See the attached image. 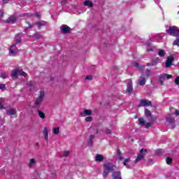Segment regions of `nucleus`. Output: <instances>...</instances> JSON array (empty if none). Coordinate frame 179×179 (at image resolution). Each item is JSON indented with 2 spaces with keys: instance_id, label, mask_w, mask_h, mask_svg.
<instances>
[{
  "instance_id": "f257e3e1",
  "label": "nucleus",
  "mask_w": 179,
  "mask_h": 179,
  "mask_svg": "<svg viewBox=\"0 0 179 179\" xmlns=\"http://www.w3.org/2000/svg\"><path fill=\"white\" fill-rule=\"evenodd\" d=\"M149 75H150V70L149 69H147L145 73H142L138 80L140 86H143L146 84V79L149 78Z\"/></svg>"
},
{
  "instance_id": "f03ea898",
  "label": "nucleus",
  "mask_w": 179,
  "mask_h": 179,
  "mask_svg": "<svg viewBox=\"0 0 179 179\" xmlns=\"http://www.w3.org/2000/svg\"><path fill=\"white\" fill-rule=\"evenodd\" d=\"M19 75H21V76H24V78H27V73H26L22 69L18 68L13 70L11 71V78L12 79H16Z\"/></svg>"
},
{
  "instance_id": "7ed1b4c3",
  "label": "nucleus",
  "mask_w": 179,
  "mask_h": 179,
  "mask_svg": "<svg viewBox=\"0 0 179 179\" xmlns=\"http://www.w3.org/2000/svg\"><path fill=\"white\" fill-rule=\"evenodd\" d=\"M166 31L169 36L173 37H179V28L176 26H171L166 29Z\"/></svg>"
},
{
  "instance_id": "20e7f679",
  "label": "nucleus",
  "mask_w": 179,
  "mask_h": 179,
  "mask_svg": "<svg viewBox=\"0 0 179 179\" xmlns=\"http://www.w3.org/2000/svg\"><path fill=\"white\" fill-rule=\"evenodd\" d=\"M103 166L105 167V169L103 173V177H107L110 171H114V170H115L116 169L115 166L113 165V164H106Z\"/></svg>"
},
{
  "instance_id": "39448f33",
  "label": "nucleus",
  "mask_w": 179,
  "mask_h": 179,
  "mask_svg": "<svg viewBox=\"0 0 179 179\" xmlns=\"http://www.w3.org/2000/svg\"><path fill=\"white\" fill-rule=\"evenodd\" d=\"M146 153H148V150L143 148L141 149L140 150V154L138 155L137 158L134 161V163H137L138 162H141V160H143V157L146 156Z\"/></svg>"
},
{
  "instance_id": "423d86ee",
  "label": "nucleus",
  "mask_w": 179,
  "mask_h": 179,
  "mask_svg": "<svg viewBox=\"0 0 179 179\" xmlns=\"http://www.w3.org/2000/svg\"><path fill=\"white\" fill-rule=\"evenodd\" d=\"M166 124L171 129L176 128V120L173 117H166Z\"/></svg>"
},
{
  "instance_id": "0eeeda50",
  "label": "nucleus",
  "mask_w": 179,
  "mask_h": 179,
  "mask_svg": "<svg viewBox=\"0 0 179 179\" xmlns=\"http://www.w3.org/2000/svg\"><path fill=\"white\" fill-rule=\"evenodd\" d=\"M44 96H45L44 91H41L39 96L36 99V101H35L36 106H40V104L43 103V100L44 99Z\"/></svg>"
},
{
  "instance_id": "6e6552de",
  "label": "nucleus",
  "mask_w": 179,
  "mask_h": 179,
  "mask_svg": "<svg viewBox=\"0 0 179 179\" xmlns=\"http://www.w3.org/2000/svg\"><path fill=\"white\" fill-rule=\"evenodd\" d=\"M148 106H152V102L148 99H141L138 107H146Z\"/></svg>"
},
{
  "instance_id": "1a4fd4ad",
  "label": "nucleus",
  "mask_w": 179,
  "mask_h": 179,
  "mask_svg": "<svg viewBox=\"0 0 179 179\" xmlns=\"http://www.w3.org/2000/svg\"><path fill=\"white\" fill-rule=\"evenodd\" d=\"M173 62H174V57L173 56H169L165 63L166 68H170L173 65Z\"/></svg>"
},
{
  "instance_id": "9d476101",
  "label": "nucleus",
  "mask_w": 179,
  "mask_h": 179,
  "mask_svg": "<svg viewBox=\"0 0 179 179\" xmlns=\"http://www.w3.org/2000/svg\"><path fill=\"white\" fill-rule=\"evenodd\" d=\"M10 55H15L17 52V47H16V45L13 44L10 46L9 49Z\"/></svg>"
},
{
  "instance_id": "9b49d317",
  "label": "nucleus",
  "mask_w": 179,
  "mask_h": 179,
  "mask_svg": "<svg viewBox=\"0 0 179 179\" xmlns=\"http://www.w3.org/2000/svg\"><path fill=\"white\" fill-rule=\"evenodd\" d=\"M138 122L141 124V125H145L146 128H150V127H152V123L145 122V120L143 117H140L138 119Z\"/></svg>"
},
{
  "instance_id": "f8f14e48",
  "label": "nucleus",
  "mask_w": 179,
  "mask_h": 179,
  "mask_svg": "<svg viewBox=\"0 0 179 179\" xmlns=\"http://www.w3.org/2000/svg\"><path fill=\"white\" fill-rule=\"evenodd\" d=\"M160 62V58L156 57L155 59H152V61L150 63H148L147 64V66H155V65H157L159 62Z\"/></svg>"
},
{
  "instance_id": "ddd939ff",
  "label": "nucleus",
  "mask_w": 179,
  "mask_h": 179,
  "mask_svg": "<svg viewBox=\"0 0 179 179\" xmlns=\"http://www.w3.org/2000/svg\"><path fill=\"white\" fill-rule=\"evenodd\" d=\"M134 88H132V80H129L127 83V92L130 94L131 92H133Z\"/></svg>"
},
{
  "instance_id": "4468645a",
  "label": "nucleus",
  "mask_w": 179,
  "mask_h": 179,
  "mask_svg": "<svg viewBox=\"0 0 179 179\" xmlns=\"http://www.w3.org/2000/svg\"><path fill=\"white\" fill-rule=\"evenodd\" d=\"M61 31L63 32L64 34H66V33H69V30L71 28L68 27L67 25H62L61 27Z\"/></svg>"
},
{
  "instance_id": "2eb2a0df",
  "label": "nucleus",
  "mask_w": 179,
  "mask_h": 179,
  "mask_svg": "<svg viewBox=\"0 0 179 179\" xmlns=\"http://www.w3.org/2000/svg\"><path fill=\"white\" fill-rule=\"evenodd\" d=\"M43 136L45 141H46V142H48V127H43Z\"/></svg>"
},
{
  "instance_id": "dca6fc26",
  "label": "nucleus",
  "mask_w": 179,
  "mask_h": 179,
  "mask_svg": "<svg viewBox=\"0 0 179 179\" xmlns=\"http://www.w3.org/2000/svg\"><path fill=\"white\" fill-rule=\"evenodd\" d=\"M17 18L16 16L15 15H12L10 16L7 20H6V23H10V24H13L16 22Z\"/></svg>"
},
{
  "instance_id": "f3484780",
  "label": "nucleus",
  "mask_w": 179,
  "mask_h": 179,
  "mask_svg": "<svg viewBox=\"0 0 179 179\" xmlns=\"http://www.w3.org/2000/svg\"><path fill=\"white\" fill-rule=\"evenodd\" d=\"M36 163H37V160L34 158H32V159H29L28 166L30 168L34 167V166H36Z\"/></svg>"
},
{
  "instance_id": "a211bd4d",
  "label": "nucleus",
  "mask_w": 179,
  "mask_h": 179,
  "mask_svg": "<svg viewBox=\"0 0 179 179\" xmlns=\"http://www.w3.org/2000/svg\"><path fill=\"white\" fill-rule=\"evenodd\" d=\"M104 157L102 155L98 154L95 157V162H103Z\"/></svg>"
},
{
  "instance_id": "6ab92c4d",
  "label": "nucleus",
  "mask_w": 179,
  "mask_h": 179,
  "mask_svg": "<svg viewBox=\"0 0 179 179\" xmlns=\"http://www.w3.org/2000/svg\"><path fill=\"white\" fill-rule=\"evenodd\" d=\"M86 115H92V110H91L85 109L84 110V113H81V117H85Z\"/></svg>"
},
{
  "instance_id": "aec40b11",
  "label": "nucleus",
  "mask_w": 179,
  "mask_h": 179,
  "mask_svg": "<svg viewBox=\"0 0 179 179\" xmlns=\"http://www.w3.org/2000/svg\"><path fill=\"white\" fill-rule=\"evenodd\" d=\"M157 55H159V57H164V55H166V52H164V50H163V49H158Z\"/></svg>"
},
{
  "instance_id": "412c9836",
  "label": "nucleus",
  "mask_w": 179,
  "mask_h": 179,
  "mask_svg": "<svg viewBox=\"0 0 179 179\" xmlns=\"http://www.w3.org/2000/svg\"><path fill=\"white\" fill-rule=\"evenodd\" d=\"M7 114H8V115H14V117H17L16 110L15 109L11 108V109L7 110Z\"/></svg>"
},
{
  "instance_id": "4be33fe9",
  "label": "nucleus",
  "mask_w": 179,
  "mask_h": 179,
  "mask_svg": "<svg viewBox=\"0 0 179 179\" xmlns=\"http://www.w3.org/2000/svg\"><path fill=\"white\" fill-rule=\"evenodd\" d=\"M171 78H173V76L172 75H170V74H164L162 76H161V80L162 79H171Z\"/></svg>"
},
{
  "instance_id": "5701e85b",
  "label": "nucleus",
  "mask_w": 179,
  "mask_h": 179,
  "mask_svg": "<svg viewBox=\"0 0 179 179\" xmlns=\"http://www.w3.org/2000/svg\"><path fill=\"white\" fill-rule=\"evenodd\" d=\"M52 134H54L55 135H58V134H59V127H53Z\"/></svg>"
},
{
  "instance_id": "b1692460",
  "label": "nucleus",
  "mask_w": 179,
  "mask_h": 179,
  "mask_svg": "<svg viewBox=\"0 0 179 179\" xmlns=\"http://www.w3.org/2000/svg\"><path fill=\"white\" fill-rule=\"evenodd\" d=\"M84 5L85 6H88V8H92V6H93V3L90 0H87L84 2Z\"/></svg>"
},
{
  "instance_id": "393cba45",
  "label": "nucleus",
  "mask_w": 179,
  "mask_h": 179,
  "mask_svg": "<svg viewBox=\"0 0 179 179\" xmlns=\"http://www.w3.org/2000/svg\"><path fill=\"white\" fill-rule=\"evenodd\" d=\"M38 27H41V26H45V22L44 21H39L36 23Z\"/></svg>"
},
{
  "instance_id": "a878e982",
  "label": "nucleus",
  "mask_w": 179,
  "mask_h": 179,
  "mask_svg": "<svg viewBox=\"0 0 179 179\" xmlns=\"http://www.w3.org/2000/svg\"><path fill=\"white\" fill-rule=\"evenodd\" d=\"M133 65L136 67V68H139L140 69H145V66H139L138 63H133Z\"/></svg>"
},
{
  "instance_id": "bb28decb",
  "label": "nucleus",
  "mask_w": 179,
  "mask_h": 179,
  "mask_svg": "<svg viewBox=\"0 0 179 179\" xmlns=\"http://www.w3.org/2000/svg\"><path fill=\"white\" fill-rule=\"evenodd\" d=\"M38 113L40 118H42V119L45 118V114H44L42 111L38 110Z\"/></svg>"
},
{
  "instance_id": "cd10ccee",
  "label": "nucleus",
  "mask_w": 179,
  "mask_h": 179,
  "mask_svg": "<svg viewBox=\"0 0 179 179\" xmlns=\"http://www.w3.org/2000/svg\"><path fill=\"white\" fill-rule=\"evenodd\" d=\"M3 101H5V100L3 98H0V110H3V108H5L2 104Z\"/></svg>"
},
{
  "instance_id": "c85d7f7f",
  "label": "nucleus",
  "mask_w": 179,
  "mask_h": 179,
  "mask_svg": "<svg viewBox=\"0 0 179 179\" xmlns=\"http://www.w3.org/2000/svg\"><path fill=\"white\" fill-rule=\"evenodd\" d=\"M145 115H146V117H150V115H152V113H150V110L145 109Z\"/></svg>"
},
{
  "instance_id": "c756f323",
  "label": "nucleus",
  "mask_w": 179,
  "mask_h": 179,
  "mask_svg": "<svg viewBox=\"0 0 179 179\" xmlns=\"http://www.w3.org/2000/svg\"><path fill=\"white\" fill-rule=\"evenodd\" d=\"M34 38H36L37 40H38V38H41V34H40L39 33H36L34 35Z\"/></svg>"
},
{
  "instance_id": "7c9ffc66",
  "label": "nucleus",
  "mask_w": 179,
  "mask_h": 179,
  "mask_svg": "<svg viewBox=\"0 0 179 179\" xmlns=\"http://www.w3.org/2000/svg\"><path fill=\"white\" fill-rule=\"evenodd\" d=\"M0 78H2V79H6V78H8V75L6 74V73H0Z\"/></svg>"
},
{
  "instance_id": "2f4dec72",
  "label": "nucleus",
  "mask_w": 179,
  "mask_h": 179,
  "mask_svg": "<svg viewBox=\"0 0 179 179\" xmlns=\"http://www.w3.org/2000/svg\"><path fill=\"white\" fill-rule=\"evenodd\" d=\"M92 120H93V117L92 116H88L85 118L86 122H91Z\"/></svg>"
},
{
  "instance_id": "473e14b6",
  "label": "nucleus",
  "mask_w": 179,
  "mask_h": 179,
  "mask_svg": "<svg viewBox=\"0 0 179 179\" xmlns=\"http://www.w3.org/2000/svg\"><path fill=\"white\" fill-rule=\"evenodd\" d=\"M129 162H131V159H129V158H127L126 159H124V162L123 163L124 166H127V164H128V163H129Z\"/></svg>"
},
{
  "instance_id": "72a5a7b5",
  "label": "nucleus",
  "mask_w": 179,
  "mask_h": 179,
  "mask_svg": "<svg viewBox=\"0 0 179 179\" xmlns=\"http://www.w3.org/2000/svg\"><path fill=\"white\" fill-rule=\"evenodd\" d=\"M69 150H66V151H64V154H63V157H66L68 156H69Z\"/></svg>"
},
{
  "instance_id": "f704fd0d",
  "label": "nucleus",
  "mask_w": 179,
  "mask_h": 179,
  "mask_svg": "<svg viewBox=\"0 0 179 179\" xmlns=\"http://www.w3.org/2000/svg\"><path fill=\"white\" fill-rule=\"evenodd\" d=\"M166 162L168 164H171L173 159H171V158H170V157H167L166 159Z\"/></svg>"
},
{
  "instance_id": "c9c22d12",
  "label": "nucleus",
  "mask_w": 179,
  "mask_h": 179,
  "mask_svg": "<svg viewBox=\"0 0 179 179\" xmlns=\"http://www.w3.org/2000/svg\"><path fill=\"white\" fill-rule=\"evenodd\" d=\"M93 139H94V135H91L90 136V138H89V143L90 144H92V142H93Z\"/></svg>"
},
{
  "instance_id": "e433bc0d",
  "label": "nucleus",
  "mask_w": 179,
  "mask_h": 179,
  "mask_svg": "<svg viewBox=\"0 0 179 179\" xmlns=\"http://www.w3.org/2000/svg\"><path fill=\"white\" fill-rule=\"evenodd\" d=\"M173 45H178L179 47V38H177L173 43Z\"/></svg>"
},
{
  "instance_id": "4c0bfd02",
  "label": "nucleus",
  "mask_w": 179,
  "mask_h": 179,
  "mask_svg": "<svg viewBox=\"0 0 179 179\" xmlns=\"http://www.w3.org/2000/svg\"><path fill=\"white\" fill-rule=\"evenodd\" d=\"M27 85L29 86V87H31L34 86V83L33 81H29L27 83Z\"/></svg>"
},
{
  "instance_id": "58836bf2",
  "label": "nucleus",
  "mask_w": 179,
  "mask_h": 179,
  "mask_svg": "<svg viewBox=\"0 0 179 179\" xmlns=\"http://www.w3.org/2000/svg\"><path fill=\"white\" fill-rule=\"evenodd\" d=\"M117 154L119 155V159L122 160V156H121V151L120 150H117Z\"/></svg>"
},
{
  "instance_id": "ea45409f",
  "label": "nucleus",
  "mask_w": 179,
  "mask_h": 179,
  "mask_svg": "<svg viewBox=\"0 0 179 179\" xmlns=\"http://www.w3.org/2000/svg\"><path fill=\"white\" fill-rule=\"evenodd\" d=\"M5 84H0V90H5Z\"/></svg>"
},
{
  "instance_id": "a19ab883",
  "label": "nucleus",
  "mask_w": 179,
  "mask_h": 179,
  "mask_svg": "<svg viewBox=\"0 0 179 179\" xmlns=\"http://www.w3.org/2000/svg\"><path fill=\"white\" fill-rule=\"evenodd\" d=\"M85 79L87 80H92V79H93V77H92V76H87Z\"/></svg>"
},
{
  "instance_id": "79ce46f5",
  "label": "nucleus",
  "mask_w": 179,
  "mask_h": 179,
  "mask_svg": "<svg viewBox=\"0 0 179 179\" xmlns=\"http://www.w3.org/2000/svg\"><path fill=\"white\" fill-rule=\"evenodd\" d=\"M175 83L176 85H179V76L176 77L175 79Z\"/></svg>"
},
{
  "instance_id": "37998d69",
  "label": "nucleus",
  "mask_w": 179,
  "mask_h": 179,
  "mask_svg": "<svg viewBox=\"0 0 179 179\" xmlns=\"http://www.w3.org/2000/svg\"><path fill=\"white\" fill-rule=\"evenodd\" d=\"M162 76L159 77V82L161 83V85H163V82H164V80H166V78H162Z\"/></svg>"
},
{
  "instance_id": "c03bdc74",
  "label": "nucleus",
  "mask_w": 179,
  "mask_h": 179,
  "mask_svg": "<svg viewBox=\"0 0 179 179\" xmlns=\"http://www.w3.org/2000/svg\"><path fill=\"white\" fill-rule=\"evenodd\" d=\"M24 16H27L28 17H30L33 16V14L29 13L24 14Z\"/></svg>"
},
{
  "instance_id": "a18cd8bd",
  "label": "nucleus",
  "mask_w": 179,
  "mask_h": 179,
  "mask_svg": "<svg viewBox=\"0 0 179 179\" xmlns=\"http://www.w3.org/2000/svg\"><path fill=\"white\" fill-rule=\"evenodd\" d=\"M156 153L157 155H162V150H157Z\"/></svg>"
},
{
  "instance_id": "49530a36",
  "label": "nucleus",
  "mask_w": 179,
  "mask_h": 179,
  "mask_svg": "<svg viewBox=\"0 0 179 179\" xmlns=\"http://www.w3.org/2000/svg\"><path fill=\"white\" fill-rule=\"evenodd\" d=\"M106 134H111V130H110V129H107V130L106 131Z\"/></svg>"
},
{
  "instance_id": "de8ad7c7",
  "label": "nucleus",
  "mask_w": 179,
  "mask_h": 179,
  "mask_svg": "<svg viewBox=\"0 0 179 179\" xmlns=\"http://www.w3.org/2000/svg\"><path fill=\"white\" fill-rule=\"evenodd\" d=\"M35 16H36V17H40V13H36L35 14Z\"/></svg>"
},
{
  "instance_id": "09e8293b",
  "label": "nucleus",
  "mask_w": 179,
  "mask_h": 179,
  "mask_svg": "<svg viewBox=\"0 0 179 179\" xmlns=\"http://www.w3.org/2000/svg\"><path fill=\"white\" fill-rule=\"evenodd\" d=\"M15 41L17 43H20V39H18L17 38H15Z\"/></svg>"
},
{
  "instance_id": "8fccbe9b",
  "label": "nucleus",
  "mask_w": 179,
  "mask_h": 179,
  "mask_svg": "<svg viewBox=\"0 0 179 179\" xmlns=\"http://www.w3.org/2000/svg\"><path fill=\"white\" fill-rule=\"evenodd\" d=\"M27 24H28V27H27V29H31V24L29 23V22H27Z\"/></svg>"
},
{
  "instance_id": "3c124183",
  "label": "nucleus",
  "mask_w": 179,
  "mask_h": 179,
  "mask_svg": "<svg viewBox=\"0 0 179 179\" xmlns=\"http://www.w3.org/2000/svg\"><path fill=\"white\" fill-rule=\"evenodd\" d=\"M3 16V11L0 12V17H2Z\"/></svg>"
},
{
  "instance_id": "603ef678",
  "label": "nucleus",
  "mask_w": 179,
  "mask_h": 179,
  "mask_svg": "<svg viewBox=\"0 0 179 179\" xmlns=\"http://www.w3.org/2000/svg\"><path fill=\"white\" fill-rule=\"evenodd\" d=\"M147 51H148V52H150V51H153V48H148V49H147Z\"/></svg>"
},
{
  "instance_id": "864d4df0",
  "label": "nucleus",
  "mask_w": 179,
  "mask_h": 179,
  "mask_svg": "<svg viewBox=\"0 0 179 179\" xmlns=\"http://www.w3.org/2000/svg\"><path fill=\"white\" fill-rule=\"evenodd\" d=\"M4 3H7V2H9V0H2Z\"/></svg>"
},
{
  "instance_id": "5fc2aeb1",
  "label": "nucleus",
  "mask_w": 179,
  "mask_h": 179,
  "mask_svg": "<svg viewBox=\"0 0 179 179\" xmlns=\"http://www.w3.org/2000/svg\"><path fill=\"white\" fill-rule=\"evenodd\" d=\"M175 114H176V115H179V111H178V110H176Z\"/></svg>"
},
{
  "instance_id": "6e6d98bb",
  "label": "nucleus",
  "mask_w": 179,
  "mask_h": 179,
  "mask_svg": "<svg viewBox=\"0 0 179 179\" xmlns=\"http://www.w3.org/2000/svg\"><path fill=\"white\" fill-rule=\"evenodd\" d=\"M155 3H159V0H154Z\"/></svg>"
},
{
  "instance_id": "4d7b16f0",
  "label": "nucleus",
  "mask_w": 179,
  "mask_h": 179,
  "mask_svg": "<svg viewBox=\"0 0 179 179\" xmlns=\"http://www.w3.org/2000/svg\"><path fill=\"white\" fill-rule=\"evenodd\" d=\"M63 2H64V3L66 2V0H64Z\"/></svg>"
},
{
  "instance_id": "13d9d810",
  "label": "nucleus",
  "mask_w": 179,
  "mask_h": 179,
  "mask_svg": "<svg viewBox=\"0 0 179 179\" xmlns=\"http://www.w3.org/2000/svg\"><path fill=\"white\" fill-rule=\"evenodd\" d=\"M178 14L179 15V11L178 12Z\"/></svg>"
},
{
  "instance_id": "bf43d9fd",
  "label": "nucleus",
  "mask_w": 179,
  "mask_h": 179,
  "mask_svg": "<svg viewBox=\"0 0 179 179\" xmlns=\"http://www.w3.org/2000/svg\"><path fill=\"white\" fill-rule=\"evenodd\" d=\"M178 7H179V6H178Z\"/></svg>"
}]
</instances>
